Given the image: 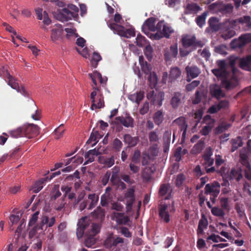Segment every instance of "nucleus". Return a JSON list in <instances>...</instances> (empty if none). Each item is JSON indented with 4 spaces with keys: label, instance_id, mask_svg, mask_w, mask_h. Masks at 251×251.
Wrapping results in <instances>:
<instances>
[{
    "label": "nucleus",
    "instance_id": "20e7f679",
    "mask_svg": "<svg viewBox=\"0 0 251 251\" xmlns=\"http://www.w3.org/2000/svg\"><path fill=\"white\" fill-rule=\"evenodd\" d=\"M107 24L108 26L113 31L114 33H117L121 36L128 38L131 36H135V32L134 29H126L124 26L109 21L107 22Z\"/></svg>",
    "mask_w": 251,
    "mask_h": 251
},
{
    "label": "nucleus",
    "instance_id": "393cba45",
    "mask_svg": "<svg viewBox=\"0 0 251 251\" xmlns=\"http://www.w3.org/2000/svg\"><path fill=\"white\" fill-rule=\"evenodd\" d=\"M251 42V34L246 33L241 35L236 39V48H242Z\"/></svg>",
    "mask_w": 251,
    "mask_h": 251
},
{
    "label": "nucleus",
    "instance_id": "a878e982",
    "mask_svg": "<svg viewBox=\"0 0 251 251\" xmlns=\"http://www.w3.org/2000/svg\"><path fill=\"white\" fill-rule=\"evenodd\" d=\"M48 176L40 178L34 183L31 190L35 193L39 192L43 188L46 183L48 181Z\"/></svg>",
    "mask_w": 251,
    "mask_h": 251
},
{
    "label": "nucleus",
    "instance_id": "a19ab883",
    "mask_svg": "<svg viewBox=\"0 0 251 251\" xmlns=\"http://www.w3.org/2000/svg\"><path fill=\"white\" fill-rule=\"evenodd\" d=\"M181 71L180 69L176 67L171 69L169 74V78L171 80H175L180 76Z\"/></svg>",
    "mask_w": 251,
    "mask_h": 251
},
{
    "label": "nucleus",
    "instance_id": "6ab92c4d",
    "mask_svg": "<svg viewBox=\"0 0 251 251\" xmlns=\"http://www.w3.org/2000/svg\"><path fill=\"white\" fill-rule=\"evenodd\" d=\"M159 216L160 219L166 223L170 221V215L168 212V205L166 204H160L159 206Z\"/></svg>",
    "mask_w": 251,
    "mask_h": 251
},
{
    "label": "nucleus",
    "instance_id": "72a5a7b5",
    "mask_svg": "<svg viewBox=\"0 0 251 251\" xmlns=\"http://www.w3.org/2000/svg\"><path fill=\"white\" fill-rule=\"evenodd\" d=\"M134 189L130 188L127 189L125 193V198L127 199V206H131L135 200Z\"/></svg>",
    "mask_w": 251,
    "mask_h": 251
},
{
    "label": "nucleus",
    "instance_id": "69168bd1",
    "mask_svg": "<svg viewBox=\"0 0 251 251\" xmlns=\"http://www.w3.org/2000/svg\"><path fill=\"white\" fill-rule=\"evenodd\" d=\"M39 214V212L36 211V212H35L34 214H33L31 215V217L30 219V220L29 221L28 225L29 227L35 225V224L36 223V222L37 221V220L38 219Z\"/></svg>",
    "mask_w": 251,
    "mask_h": 251
},
{
    "label": "nucleus",
    "instance_id": "0e129e2a",
    "mask_svg": "<svg viewBox=\"0 0 251 251\" xmlns=\"http://www.w3.org/2000/svg\"><path fill=\"white\" fill-rule=\"evenodd\" d=\"M123 146L122 142L118 138H115L113 142V148L116 151H119Z\"/></svg>",
    "mask_w": 251,
    "mask_h": 251
},
{
    "label": "nucleus",
    "instance_id": "de8ad7c7",
    "mask_svg": "<svg viewBox=\"0 0 251 251\" xmlns=\"http://www.w3.org/2000/svg\"><path fill=\"white\" fill-rule=\"evenodd\" d=\"M207 15V13L205 12L196 19V22L199 27H202L205 24Z\"/></svg>",
    "mask_w": 251,
    "mask_h": 251
},
{
    "label": "nucleus",
    "instance_id": "ea45409f",
    "mask_svg": "<svg viewBox=\"0 0 251 251\" xmlns=\"http://www.w3.org/2000/svg\"><path fill=\"white\" fill-rule=\"evenodd\" d=\"M164 119L163 112L161 110H158L153 116V120L155 124L159 126Z\"/></svg>",
    "mask_w": 251,
    "mask_h": 251
},
{
    "label": "nucleus",
    "instance_id": "1a4fd4ad",
    "mask_svg": "<svg viewBox=\"0 0 251 251\" xmlns=\"http://www.w3.org/2000/svg\"><path fill=\"white\" fill-rule=\"evenodd\" d=\"M112 123L115 125L121 124L126 127H133L134 125V120L129 114L126 113L125 117H116Z\"/></svg>",
    "mask_w": 251,
    "mask_h": 251
},
{
    "label": "nucleus",
    "instance_id": "864d4df0",
    "mask_svg": "<svg viewBox=\"0 0 251 251\" xmlns=\"http://www.w3.org/2000/svg\"><path fill=\"white\" fill-rule=\"evenodd\" d=\"M94 216L97 218L102 219L105 217V210L98 207L93 212Z\"/></svg>",
    "mask_w": 251,
    "mask_h": 251
},
{
    "label": "nucleus",
    "instance_id": "5fc2aeb1",
    "mask_svg": "<svg viewBox=\"0 0 251 251\" xmlns=\"http://www.w3.org/2000/svg\"><path fill=\"white\" fill-rule=\"evenodd\" d=\"M64 131L65 129L63 128V125L61 124L54 130L55 139H59L61 138L63 135Z\"/></svg>",
    "mask_w": 251,
    "mask_h": 251
},
{
    "label": "nucleus",
    "instance_id": "bb28decb",
    "mask_svg": "<svg viewBox=\"0 0 251 251\" xmlns=\"http://www.w3.org/2000/svg\"><path fill=\"white\" fill-rule=\"evenodd\" d=\"M144 98V92L139 91L128 96V99L139 105Z\"/></svg>",
    "mask_w": 251,
    "mask_h": 251
},
{
    "label": "nucleus",
    "instance_id": "9b49d317",
    "mask_svg": "<svg viewBox=\"0 0 251 251\" xmlns=\"http://www.w3.org/2000/svg\"><path fill=\"white\" fill-rule=\"evenodd\" d=\"M123 243V238L117 235L110 234L105 239L104 245L106 248L111 249L116 248L119 244H122Z\"/></svg>",
    "mask_w": 251,
    "mask_h": 251
},
{
    "label": "nucleus",
    "instance_id": "bf43d9fd",
    "mask_svg": "<svg viewBox=\"0 0 251 251\" xmlns=\"http://www.w3.org/2000/svg\"><path fill=\"white\" fill-rule=\"evenodd\" d=\"M212 214L217 217H224L225 212L223 210L218 207H214L211 209Z\"/></svg>",
    "mask_w": 251,
    "mask_h": 251
},
{
    "label": "nucleus",
    "instance_id": "6e6552de",
    "mask_svg": "<svg viewBox=\"0 0 251 251\" xmlns=\"http://www.w3.org/2000/svg\"><path fill=\"white\" fill-rule=\"evenodd\" d=\"M99 196L95 193L90 194L88 196V200L84 201L80 203L79 209L83 210L88 205V209L91 210L94 208L99 201Z\"/></svg>",
    "mask_w": 251,
    "mask_h": 251
},
{
    "label": "nucleus",
    "instance_id": "4d7b16f0",
    "mask_svg": "<svg viewBox=\"0 0 251 251\" xmlns=\"http://www.w3.org/2000/svg\"><path fill=\"white\" fill-rule=\"evenodd\" d=\"M141 158V152L139 150H135L134 153L131 157V162L134 164H137L140 162Z\"/></svg>",
    "mask_w": 251,
    "mask_h": 251
},
{
    "label": "nucleus",
    "instance_id": "4c0bfd02",
    "mask_svg": "<svg viewBox=\"0 0 251 251\" xmlns=\"http://www.w3.org/2000/svg\"><path fill=\"white\" fill-rule=\"evenodd\" d=\"M8 75V77L6 80H5L7 82L8 85L13 89L16 90L18 89L19 84L18 82V79L11 75Z\"/></svg>",
    "mask_w": 251,
    "mask_h": 251
},
{
    "label": "nucleus",
    "instance_id": "6e6d98bb",
    "mask_svg": "<svg viewBox=\"0 0 251 251\" xmlns=\"http://www.w3.org/2000/svg\"><path fill=\"white\" fill-rule=\"evenodd\" d=\"M204 148V142L201 141H199L194 145L193 148V151L195 153H199L203 150Z\"/></svg>",
    "mask_w": 251,
    "mask_h": 251
},
{
    "label": "nucleus",
    "instance_id": "603ef678",
    "mask_svg": "<svg viewBox=\"0 0 251 251\" xmlns=\"http://www.w3.org/2000/svg\"><path fill=\"white\" fill-rule=\"evenodd\" d=\"M229 126L230 125L229 124H227L226 123H222L215 128L214 130V132L216 134H220L228 129Z\"/></svg>",
    "mask_w": 251,
    "mask_h": 251
},
{
    "label": "nucleus",
    "instance_id": "f704fd0d",
    "mask_svg": "<svg viewBox=\"0 0 251 251\" xmlns=\"http://www.w3.org/2000/svg\"><path fill=\"white\" fill-rule=\"evenodd\" d=\"M171 134V131L168 130L166 131L163 134V150L164 152H167L169 150Z\"/></svg>",
    "mask_w": 251,
    "mask_h": 251
},
{
    "label": "nucleus",
    "instance_id": "a18cd8bd",
    "mask_svg": "<svg viewBox=\"0 0 251 251\" xmlns=\"http://www.w3.org/2000/svg\"><path fill=\"white\" fill-rule=\"evenodd\" d=\"M208 222L206 219H201L199 221L197 232L198 234H202L203 229L207 227Z\"/></svg>",
    "mask_w": 251,
    "mask_h": 251
},
{
    "label": "nucleus",
    "instance_id": "4be33fe9",
    "mask_svg": "<svg viewBox=\"0 0 251 251\" xmlns=\"http://www.w3.org/2000/svg\"><path fill=\"white\" fill-rule=\"evenodd\" d=\"M220 185L217 181H214L212 183L206 184L204 188V194L206 195L215 193L217 192H220Z\"/></svg>",
    "mask_w": 251,
    "mask_h": 251
},
{
    "label": "nucleus",
    "instance_id": "5701e85b",
    "mask_svg": "<svg viewBox=\"0 0 251 251\" xmlns=\"http://www.w3.org/2000/svg\"><path fill=\"white\" fill-rule=\"evenodd\" d=\"M112 217L113 220L119 225H126L129 221L128 217L125 216L124 213L113 212Z\"/></svg>",
    "mask_w": 251,
    "mask_h": 251
},
{
    "label": "nucleus",
    "instance_id": "09e8293b",
    "mask_svg": "<svg viewBox=\"0 0 251 251\" xmlns=\"http://www.w3.org/2000/svg\"><path fill=\"white\" fill-rule=\"evenodd\" d=\"M9 133L10 135L14 138H18L24 136L23 126L18 127L15 130H11Z\"/></svg>",
    "mask_w": 251,
    "mask_h": 251
},
{
    "label": "nucleus",
    "instance_id": "774afa93",
    "mask_svg": "<svg viewBox=\"0 0 251 251\" xmlns=\"http://www.w3.org/2000/svg\"><path fill=\"white\" fill-rule=\"evenodd\" d=\"M152 48L151 45H148L146 47L144 53L148 60L150 61L152 58Z\"/></svg>",
    "mask_w": 251,
    "mask_h": 251
},
{
    "label": "nucleus",
    "instance_id": "473e14b6",
    "mask_svg": "<svg viewBox=\"0 0 251 251\" xmlns=\"http://www.w3.org/2000/svg\"><path fill=\"white\" fill-rule=\"evenodd\" d=\"M182 98V94L179 92L175 93L171 100V104L174 108H177L181 103Z\"/></svg>",
    "mask_w": 251,
    "mask_h": 251
},
{
    "label": "nucleus",
    "instance_id": "c85d7f7f",
    "mask_svg": "<svg viewBox=\"0 0 251 251\" xmlns=\"http://www.w3.org/2000/svg\"><path fill=\"white\" fill-rule=\"evenodd\" d=\"M99 162L100 163L103 164L107 168L112 167L115 163V157L113 155L110 157L105 156H100L99 157Z\"/></svg>",
    "mask_w": 251,
    "mask_h": 251
},
{
    "label": "nucleus",
    "instance_id": "e433bc0d",
    "mask_svg": "<svg viewBox=\"0 0 251 251\" xmlns=\"http://www.w3.org/2000/svg\"><path fill=\"white\" fill-rule=\"evenodd\" d=\"M25 221L24 219H23L20 221V224L18 226L16 230L15 231V234L14 237L15 241H13L14 243H17L18 242V240L21 236V233L22 232V229L25 227Z\"/></svg>",
    "mask_w": 251,
    "mask_h": 251
},
{
    "label": "nucleus",
    "instance_id": "8fccbe9b",
    "mask_svg": "<svg viewBox=\"0 0 251 251\" xmlns=\"http://www.w3.org/2000/svg\"><path fill=\"white\" fill-rule=\"evenodd\" d=\"M62 33V30L59 28H53L51 30V39L53 42L57 40Z\"/></svg>",
    "mask_w": 251,
    "mask_h": 251
},
{
    "label": "nucleus",
    "instance_id": "2eb2a0df",
    "mask_svg": "<svg viewBox=\"0 0 251 251\" xmlns=\"http://www.w3.org/2000/svg\"><path fill=\"white\" fill-rule=\"evenodd\" d=\"M219 22L218 18L216 17L210 18L208 21L209 26L206 28L205 31L207 33H213L219 31L221 27V24Z\"/></svg>",
    "mask_w": 251,
    "mask_h": 251
},
{
    "label": "nucleus",
    "instance_id": "cd10ccee",
    "mask_svg": "<svg viewBox=\"0 0 251 251\" xmlns=\"http://www.w3.org/2000/svg\"><path fill=\"white\" fill-rule=\"evenodd\" d=\"M187 77H191V78L197 77L201 72L200 69L196 66H187L185 68Z\"/></svg>",
    "mask_w": 251,
    "mask_h": 251
},
{
    "label": "nucleus",
    "instance_id": "aec40b11",
    "mask_svg": "<svg viewBox=\"0 0 251 251\" xmlns=\"http://www.w3.org/2000/svg\"><path fill=\"white\" fill-rule=\"evenodd\" d=\"M151 94H148V99L151 100V103L154 105L161 106L162 104V101L164 100V95L162 93L155 94L154 92L152 91Z\"/></svg>",
    "mask_w": 251,
    "mask_h": 251
},
{
    "label": "nucleus",
    "instance_id": "79ce46f5",
    "mask_svg": "<svg viewBox=\"0 0 251 251\" xmlns=\"http://www.w3.org/2000/svg\"><path fill=\"white\" fill-rule=\"evenodd\" d=\"M101 59L100 55L98 52L94 51L90 60L91 66L94 68H97L99 62L100 61Z\"/></svg>",
    "mask_w": 251,
    "mask_h": 251
},
{
    "label": "nucleus",
    "instance_id": "338daca9",
    "mask_svg": "<svg viewBox=\"0 0 251 251\" xmlns=\"http://www.w3.org/2000/svg\"><path fill=\"white\" fill-rule=\"evenodd\" d=\"M149 138L151 142H156L159 140L158 135L156 131H152L149 134Z\"/></svg>",
    "mask_w": 251,
    "mask_h": 251
},
{
    "label": "nucleus",
    "instance_id": "9d476101",
    "mask_svg": "<svg viewBox=\"0 0 251 251\" xmlns=\"http://www.w3.org/2000/svg\"><path fill=\"white\" fill-rule=\"evenodd\" d=\"M40 128L36 125L30 124L23 126L24 136L27 138H32L39 133Z\"/></svg>",
    "mask_w": 251,
    "mask_h": 251
},
{
    "label": "nucleus",
    "instance_id": "58836bf2",
    "mask_svg": "<svg viewBox=\"0 0 251 251\" xmlns=\"http://www.w3.org/2000/svg\"><path fill=\"white\" fill-rule=\"evenodd\" d=\"M100 136V134L98 131H93L91 133L89 139L87 140L86 144H92V147L95 146L98 142L97 139Z\"/></svg>",
    "mask_w": 251,
    "mask_h": 251
},
{
    "label": "nucleus",
    "instance_id": "e2e57ef3",
    "mask_svg": "<svg viewBox=\"0 0 251 251\" xmlns=\"http://www.w3.org/2000/svg\"><path fill=\"white\" fill-rule=\"evenodd\" d=\"M137 46L142 47L146 44V38L140 34H138L136 39Z\"/></svg>",
    "mask_w": 251,
    "mask_h": 251
},
{
    "label": "nucleus",
    "instance_id": "c9c22d12",
    "mask_svg": "<svg viewBox=\"0 0 251 251\" xmlns=\"http://www.w3.org/2000/svg\"><path fill=\"white\" fill-rule=\"evenodd\" d=\"M233 10V6L231 3L222 4L219 8V11L222 14H231Z\"/></svg>",
    "mask_w": 251,
    "mask_h": 251
},
{
    "label": "nucleus",
    "instance_id": "7ed1b4c3",
    "mask_svg": "<svg viewBox=\"0 0 251 251\" xmlns=\"http://www.w3.org/2000/svg\"><path fill=\"white\" fill-rule=\"evenodd\" d=\"M91 230L86 231L84 235L85 246L88 248L92 247L96 243V235L100 231V226L97 224H92L90 227Z\"/></svg>",
    "mask_w": 251,
    "mask_h": 251
},
{
    "label": "nucleus",
    "instance_id": "0eeeda50",
    "mask_svg": "<svg viewBox=\"0 0 251 251\" xmlns=\"http://www.w3.org/2000/svg\"><path fill=\"white\" fill-rule=\"evenodd\" d=\"M212 155V152L210 150L202 155V165L207 173H212L216 171L215 167L212 166L214 164V159L211 158Z\"/></svg>",
    "mask_w": 251,
    "mask_h": 251
},
{
    "label": "nucleus",
    "instance_id": "dca6fc26",
    "mask_svg": "<svg viewBox=\"0 0 251 251\" xmlns=\"http://www.w3.org/2000/svg\"><path fill=\"white\" fill-rule=\"evenodd\" d=\"M78 227L76 229V235L78 239L83 237V235H85L86 231H89L91 229V225L88 222H86L84 219H82V221H79L78 223Z\"/></svg>",
    "mask_w": 251,
    "mask_h": 251
},
{
    "label": "nucleus",
    "instance_id": "f3484780",
    "mask_svg": "<svg viewBox=\"0 0 251 251\" xmlns=\"http://www.w3.org/2000/svg\"><path fill=\"white\" fill-rule=\"evenodd\" d=\"M176 125L179 126V130L182 131V139H184L186 136V131L187 129V124H186L185 118L180 116L174 121L172 123V125Z\"/></svg>",
    "mask_w": 251,
    "mask_h": 251
},
{
    "label": "nucleus",
    "instance_id": "3c124183",
    "mask_svg": "<svg viewBox=\"0 0 251 251\" xmlns=\"http://www.w3.org/2000/svg\"><path fill=\"white\" fill-rule=\"evenodd\" d=\"M19 149H16L12 152L4 154L0 158V162H3L7 159H10L13 158L17 152H18Z\"/></svg>",
    "mask_w": 251,
    "mask_h": 251
},
{
    "label": "nucleus",
    "instance_id": "4468645a",
    "mask_svg": "<svg viewBox=\"0 0 251 251\" xmlns=\"http://www.w3.org/2000/svg\"><path fill=\"white\" fill-rule=\"evenodd\" d=\"M155 19L153 17L148 19L144 22L142 26V29L143 32L149 37L150 36L149 31H157V25H155Z\"/></svg>",
    "mask_w": 251,
    "mask_h": 251
},
{
    "label": "nucleus",
    "instance_id": "c03bdc74",
    "mask_svg": "<svg viewBox=\"0 0 251 251\" xmlns=\"http://www.w3.org/2000/svg\"><path fill=\"white\" fill-rule=\"evenodd\" d=\"M214 121L212 120L208 124L204 126L201 130V133L202 135L206 136L211 131L214 126Z\"/></svg>",
    "mask_w": 251,
    "mask_h": 251
},
{
    "label": "nucleus",
    "instance_id": "f03ea898",
    "mask_svg": "<svg viewBox=\"0 0 251 251\" xmlns=\"http://www.w3.org/2000/svg\"><path fill=\"white\" fill-rule=\"evenodd\" d=\"M174 32L173 28L164 21H160L157 23V31L151 33L150 38L153 40H159L163 37L169 38L171 34Z\"/></svg>",
    "mask_w": 251,
    "mask_h": 251
},
{
    "label": "nucleus",
    "instance_id": "2f4dec72",
    "mask_svg": "<svg viewBox=\"0 0 251 251\" xmlns=\"http://www.w3.org/2000/svg\"><path fill=\"white\" fill-rule=\"evenodd\" d=\"M240 67L245 70H251V55H248L245 58L241 59L239 64Z\"/></svg>",
    "mask_w": 251,
    "mask_h": 251
},
{
    "label": "nucleus",
    "instance_id": "b1692460",
    "mask_svg": "<svg viewBox=\"0 0 251 251\" xmlns=\"http://www.w3.org/2000/svg\"><path fill=\"white\" fill-rule=\"evenodd\" d=\"M124 142L128 145V147H134L139 142V138L138 136L132 137L129 134H126L124 135Z\"/></svg>",
    "mask_w": 251,
    "mask_h": 251
},
{
    "label": "nucleus",
    "instance_id": "13d9d810",
    "mask_svg": "<svg viewBox=\"0 0 251 251\" xmlns=\"http://www.w3.org/2000/svg\"><path fill=\"white\" fill-rule=\"evenodd\" d=\"M220 203L222 209L225 210H229V200L227 198L221 197L220 199Z\"/></svg>",
    "mask_w": 251,
    "mask_h": 251
},
{
    "label": "nucleus",
    "instance_id": "c756f323",
    "mask_svg": "<svg viewBox=\"0 0 251 251\" xmlns=\"http://www.w3.org/2000/svg\"><path fill=\"white\" fill-rule=\"evenodd\" d=\"M171 193V187L169 184H163L161 185L159 190V194L161 196H164L168 194V195L165 197V200H168L170 199V195Z\"/></svg>",
    "mask_w": 251,
    "mask_h": 251
},
{
    "label": "nucleus",
    "instance_id": "49530a36",
    "mask_svg": "<svg viewBox=\"0 0 251 251\" xmlns=\"http://www.w3.org/2000/svg\"><path fill=\"white\" fill-rule=\"evenodd\" d=\"M186 10L190 13H196L201 10V7L195 3H188L186 6Z\"/></svg>",
    "mask_w": 251,
    "mask_h": 251
},
{
    "label": "nucleus",
    "instance_id": "052dcab7",
    "mask_svg": "<svg viewBox=\"0 0 251 251\" xmlns=\"http://www.w3.org/2000/svg\"><path fill=\"white\" fill-rule=\"evenodd\" d=\"M66 202H65V198H63L62 199L58 200L54 204V209L60 211L64 208Z\"/></svg>",
    "mask_w": 251,
    "mask_h": 251
},
{
    "label": "nucleus",
    "instance_id": "680f3d73",
    "mask_svg": "<svg viewBox=\"0 0 251 251\" xmlns=\"http://www.w3.org/2000/svg\"><path fill=\"white\" fill-rule=\"evenodd\" d=\"M110 199V194H103L100 198V204L102 206H106L109 202Z\"/></svg>",
    "mask_w": 251,
    "mask_h": 251
},
{
    "label": "nucleus",
    "instance_id": "f8f14e48",
    "mask_svg": "<svg viewBox=\"0 0 251 251\" xmlns=\"http://www.w3.org/2000/svg\"><path fill=\"white\" fill-rule=\"evenodd\" d=\"M181 42L183 47L185 48L191 46L202 47L203 45L201 41L197 40L195 36H185L182 38Z\"/></svg>",
    "mask_w": 251,
    "mask_h": 251
},
{
    "label": "nucleus",
    "instance_id": "423d86ee",
    "mask_svg": "<svg viewBox=\"0 0 251 251\" xmlns=\"http://www.w3.org/2000/svg\"><path fill=\"white\" fill-rule=\"evenodd\" d=\"M78 11V8L75 5L71 4L67 8H63L60 12V20L66 21L74 18Z\"/></svg>",
    "mask_w": 251,
    "mask_h": 251
},
{
    "label": "nucleus",
    "instance_id": "a211bd4d",
    "mask_svg": "<svg viewBox=\"0 0 251 251\" xmlns=\"http://www.w3.org/2000/svg\"><path fill=\"white\" fill-rule=\"evenodd\" d=\"M218 174H220L223 178L225 179H232L235 176V169L232 168L230 172L229 169L226 166H223L220 170L216 171Z\"/></svg>",
    "mask_w": 251,
    "mask_h": 251
},
{
    "label": "nucleus",
    "instance_id": "7c9ffc66",
    "mask_svg": "<svg viewBox=\"0 0 251 251\" xmlns=\"http://www.w3.org/2000/svg\"><path fill=\"white\" fill-rule=\"evenodd\" d=\"M120 171V168L118 166H115L112 169V175L110 179L112 184L116 183L117 181L121 179L120 175H119Z\"/></svg>",
    "mask_w": 251,
    "mask_h": 251
},
{
    "label": "nucleus",
    "instance_id": "37998d69",
    "mask_svg": "<svg viewBox=\"0 0 251 251\" xmlns=\"http://www.w3.org/2000/svg\"><path fill=\"white\" fill-rule=\"evenodd\" d=\"M211 241H212L214 242H225L226 240L221 237L218 235H216L215 234H212L210 236H209L206 238V243L207 244H211Z\"/></svg>",
    "mask_w": 251,
    "mask_h": 251
},
{
    "label": "nucleus",
    "instance_id": "ddd939ff",
    "mask_svg": "<svg viewBox=\"0 0 251 251\" xmlns=\"http://www.w3.org/2000/svg\"><path fill=\"white\" fill-rule=\"evenodd\" d=\"M177 54L178 48L176 44L171 45L169 48L165 49L164 56L166 62L170 64L172 59L176 57Z\"/></svg>",
    "mask_w": 251,
    "mask_h": 251
},
{
    "label": "nucleus",
    "instance_id": "39448f33",
    "mask_svg": "<svg viewBox=\"0 0 251 251\" xmlns=\"http://www.w3.org/2000/svg\"><path fill=\"white\" fill-rule=\"evenodd\" d=\"M251 156V140H249L247 146L239 151V162L249 170L251 169L250 157Z\"/></svg>",
    "mask_w": 251,
    "mask_h": 251
},
{
    "label": "nucleus",
    "instance_id": "412c9836",
    "mask_svg": "<svg viewBox=\"0 0 251 251\" xmlns=\"http://www.w3.org/2000/svg\"><path fill=\"white\" fill-rule=\"evenodd\" d=\"M48 222L49 217L46 216H43L40 223L34 226L29 232V237L30 238L34 237L38 230H43V226L45 224H47Z\"/></svg>",
    "mask_w": 251,
    "mask_h": 251
},
{
    "label": "nucleus",
    "instance_id": "f257e3e1",
    "mask_svg": "<svg viewBox=\"0 0 251 251\" xmlns=\"http://www.w3.org/2000/svg\"><path fill=\"white\" fill-rule=\"evenodd\" d=\"M227 60V62L225 60H217V68L211 70L213 75L221 80V86L215 83L209 87L211 97L217 100L225 97L221 87L227 91L235 87V55H230Z\"/></svg>",
    "mask_w": 251,
    "mask_h": 251
}]
</instances>
